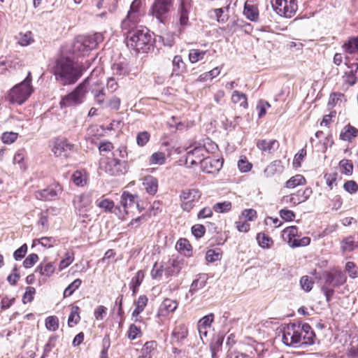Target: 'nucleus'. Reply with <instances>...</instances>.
<instances>
[{
	"instance_id": "nucleus-1",
	"label": "nucleus",
	"mask_w": 358,
	"mask_h": 358,
	"mask_svg": "<svg viewBox=\"0 0 358 358\" xmlns=\"http://www.w3.org/2000/svg\"><path fill=\"white\" fill-rule=\"evenodd\" d=\"M314 336L315 334L308 324L290 323L284 328L282 341L288 346L310 344L313 343Z\"/></svg>"
},
{
	"instance_id": "nucleus-2",
	"label": "nucleus",
	"mask_w": 358,
	"mask_h": 358,
	"mask_svg": "<svg viewBox=\"0 0 358 358\" xmlns=\"http://www.w3.org/2000/svg\"><path fill=\"white\" fill-rule=\"evenodd\" d=\"M83 70L69 58H61L54 67V76L62 85H73L81 77Z\"/></svg>"
},
{
	"instance_id": "nucleus-3",
	"label": "nucleus",
	"mask_w": 358,
	"mask_h": 358,
	"mask_svg": "<svg viewBox=\"0 0 358 358\" xmlns=\"http://www.w3.org/2000/svg\"><path fill=\"white\" fill-rule=\"evenodd\" d=\"M126 43L127 47L136 52H146L152 47L153 38L147 29H132L127 34Z\"/></svg>"
},
{
	"instance_id": "nucleus-4",
	"label": "nucleus",
	"mask_w": 358,
	"mask_h": 358,
	"mask_svg": "<svg viewBox=\"0 0 358 358\" xmlns=\"http://www.w3.org/2000/svg\"><path fill=\"white\" fill-rule=\"evenodd\" d=\"M31 82V73L29 72L27 78L22 83L16 85L10 90L6 99L13 104H22L33 92Z\"/></svg>"
},
{
	"instance_id": "nucleus-5",
	"label": "nucleus",
	"mask_w": 358,
	"mask_h": 358,
	"mask_svg": "<svg viewBox=\"0 0 358 358\" xmlns=\"http://www.w3.org/2000/svg\"><path fill=\"white\" fill-rule=\"evenodd\" d=\"M103 41V36L100 33L92 35L78 36L73 45V51L76 53L84 54L89 50L94 49Z\"/></svg>"
},
{
	"instance_id": "nucleus-6",
	"label": "nucleus",
	"mask_w": 358,
	"mask_h": 358,
	"mask_svg": "<svg viewBox=\"0 0 358 358\" xmlns=\"http://www.w3.org/2000/svg\"><path fill=\"white\" fill-rule=\"evenodd\" d=\"M185 164L188 166H195L206 158V154L208 152L205 143L201 142H193L187 148Z\"/></svg>"
},
{
	"instance_id": "nucleus-7",
	"label": "nucleus",
	"mask_w": 358,
	"mask_h": 358,
	"mask_svg": "<svg viewBox=\"0 0 358 358\" xmlns=\"http://www.w3.org/2000/svg\"><path fill=\"white\" fill-rule=\"evenodd\" d=\"M86 82H82L77 87L69 94L63 96L59 102L62 108L75 106L84 101L87 90L85 89Z\"/></svg>"
},
{
	"instance_id": "nucleus-8",
	"label": "nucleus",
	"mask_w": 358,
	"mask_h": 358,
	"mask_svg": "<svg viewBox=\"0 0 358 358\" xmlns=\"http://www.w3.org/2000/svg\"><path fill=\"white\" fill-rule=\"evenodd\" d=\"M201 192L196 188L185 189L180 194V206L184 211L189 212L199 201Z\"/></svg>"
},
{
	"instance_id": "nucleus-9",
	"label": "nucleus",
	"mask_w": 358,
	"mask_h": 358,
	"mask_svg": "<svg viewBox=\"0 0 358 358\" xmlns=\"http://www.w3.org/2000/svg\"><path fill=\"white\" fill-rule=\"evenodd\" d=\"M273 10L280 16L292 17L297 10L296 0H271Z\"/></svg>"
},
{
	"instance_id": "nucleus-10",
	"label": "nucleus",
	"mask_w": 358,
	"mask_h": 358,
	"mask_svg": "<svg viewBox=\"0 0 358 358\" xmlns=\"http://www.w3.org/2000/svg\"><path fill=\"white\" fill-rule=\"evenodd\" d=\"M173 0H155L150 11V14L160 22H163L173 6Z\"/></svg>"
},
{
	"instance_id": "nucleus-11",
	"label": "nucleus",
	"mask_w": 358,
	"mask_h": 358,
	"mask_svg": "<svg viewBox=\"0 0 358 358\" xmlns=\"http://www.w3.org/2000/svg\"><path fill=\"white\" fill-rule=\"evenodd\" d=\"M324 284L337 287L344 285L347 280L345 273L340 270H335L334 272L325 271L323 273Z\"/></svg>"
},
{
	"instance_id": "nucleus-12",
	"label": "nucleus",
	"mask_w": 358,
	"mask_h": 358,
	"mask_svg": "<svg viewBox=\"0 0 358 358\" xmlns=\"http://www.w3.org/2000/svg\"><path fill=\"white\" fill-rule=\"evenodd\" d=\"M73 203L79 215L83 217H87V213L90 210L92 203L90 195L88 194H82L75 196Z\"/></svg>"
},
{
	"instance_id": "nucleus-13",
	"label": "nucleus",
	"mask_w": 358,
	"mask_h": 358,
	"mask_svg": "<svg viewBox=\"0 0 358 358\" xmlns=\"http://www.w3.org/2000/svg\"><path fill=\"white\" fill-rule=\"evenodd\" d=\"M120 202L124 212L127 215L134 213L135 210L138 209L139 204L136 195L124 192L122 194Z\"/></svg>"
},
{
	"instance_id": "nucleus-14",
	"label": "nucleus",
	"mask_w": 358,
	"mask_h": 358,
	"mask_svg": "<svg viewBox=\"0 0 358 358\" xmlns=\"http://www.w3.org/2000/svg\"><path fill=\"white\" fill-rule=\"evenodd\" d=\"M74 149V145L66 139H57L52 149L56 157H67Z\"/></svg>"
},
{
	"instance_id": "nucleus-15",
	"label": "nucleus",
	"mask_w": 358,
	"mask_h": 358,
	"mask_svg": "<svg viewBox=\"0 0 358 358\" xmlns=\"http://www.w3.org/2000/svg\"><path fill=\"white\" fill-rule=\"evenodd\" d=\"M105 171L111 176H117L126 172V163L116 158L108 159Z\"/></svg>"
},
{
	"instance_id": "nucleus-16",
	"label": "nucleus",
	"mask_w": 358,
	"mask_h": 358,
	"mask_svg": "<svg viewBox=\"0 0 358 358\" xmlns=\"http://www.w3.org/2000/svg\"><path fill=\"white\" fill-rule=\"evenodd\" d=\"M223 161L220 159L206 157L201 164V170L208 173L219 171L222 167Z\"/></svg>"
},
{
	"instance_id": "nucleus-17",
	"label": "nucleus",
	"mask_w": 358,
	"mask_h": 358,
	"mask_svg": "<svg viewBox=\"0 0 358 358\" xmlns=\"http://www.w3.org/2000/svg\"><path fill=\"white\" fill-rule=\"evenodd\" d=\"M62 187L57 185L54 187H50L47 189L39 190L35 192V196L38 200H52L58 194L62 192Z\"/></svg>"
},
{
	"instance_id": "nucleus-18",
	"label": "nucleus",
	"mask_w": 358,
	"mask_h": 358,
	"mask_svg": "<svg viewBox=\"0 0 358 358\" xmlns=\"http://www.w3.org/2000/svg\"><path fill=\"white\" fill-rule=\"evenodd\" d=\"M143 189L150 195H155L158 190V180L152 176H146L142 179Z\"/></svg>"
},
{
	"instance_id": "nucleus-19",
	"label": "nucleus",
	"mask_w": 358,
	"mask_h": 358,
	"mask_svg": "<svg viewBox=\"0 0 358 358\" xmlns=\"http://www.w3.org/2000/svg\"><path fill=\"white\" fill-rule=\"evenodd\" d=\"M257 147L262 152L273 153L279 148V143L276 140L267 141L265 139L258 140L257 142Z\"/></svg>"
},
{
	"instance_id": "nucleus-20",
	"label": "nucleus",
	"mask_w": 358,
	"mask_h": 358,
	"mask_svg": "<svg viewBox=\"0 0 358 358\" xmlns=\"http://www.w3.org/2000/svg\"><path fill=\"white\" fill-rule=\"evenodd\" d=\"M179 6L180 24L181 26L187 25L188 22V14L191 9V0H180Z\"/></svg>"
},
{
	"instance_id": "nucleus-21",
	"label": "nucleus",
	"mask_w": 358,
	"mask_h": 358,
	"mask_svg": "<svg viewBox=\"0 0 358 358\" xmlns=\"http://www.w3.org/2000/svg\"><path fill=\"white\" fill-rule=\"evenodd\" d=\"M182 263L178 259H170L164 267L165 275L167 277L177 275L182 269Z\"/></svg>"
},
{
	"instance_id": "nucleus-22",
	"label": "nucleus",
	"mask_w": 358,
	"mask_h": 358,
	"mask_svg": "<svg viewBox=\"0 0 358 358\" xmlns=\"http://www.w3.org/2000/svg\"><path fill=\"white\" fill-rule=\"evenodd\" d=\"M284 167L280 160H275L264 169V174L267 178L273 177L275 174L281 173Z\"/></svg>"
},
{
	"instance_id": "nucleus-23",
	"label": "nucleus",
	"mask_w": 358,
	"mask_h": 358,
	"mask_svg": "<svg viewBox=\"0 0 358 358\" xmlns=\"http://www.w3.org/2000/svg\"><path fill=\"white\" fill-rule=\"evenodd\" d=\"M349 71L345 72V82L350 85L356 83L358 79V63L355 62L348 65Z\"/></svg>"
},
{
	"instance_id": "nucleus-24",
	"label": "nucleus",
	"mask_w": 358,
	"mask_h": 358,
	"mask_svg": "<svg viewBox=\"0 0 358 358\" xmlns=\"http://www.w3.org/2000/svg\"><path fill=\"white\" fill-rule=\"evenodd\" d=\"M178 303L175 300L165 299L160 306L159 314L165 316L169 313H172L176 310Z\"/></svg>"
},
{
	"instance_id": "nucleus-25",
	"label": "nucleus",
	"mask_w": 358,
	"mask_h": 358,
	"mask_svg": "<svg viewBox=\"0 0 358 358\" xmlns=\"http://www.w3.org/2000/svg\"><path fill=\"white\" fill-rule=\"evenodd\" d=\"M207 283V277L205 274H199L190 285L189 292L193 295L199 289L203 288Z\"/></svg>"
},
{
	"instance_id": "nucleus-26",
	"label": "nucleus",
	"mask_w": 358,
	"mask_h": 358,
	"mask_svg": "<svg viewBox=\"0 0 358 358\" xmlns=\"http://www.w3.org/2000/svg\"><path fill=\"white\" fill-rule=\"evenodd\" d=\"M173 70L171 75H181L185 72L186 66L181 56L176 55L172 61Z\"/></svg>"
},
{
	"instance_id": "nucleus-27",
	"label": "nucleus",
	"mask_w": 358,
	"mask_h": 358,
	"mask_svg": "<svg viewBox=\"0 0 358 358\" xmlns=\"http://www.w3.org/2000/svg\"><path fill=\"white\" fill-rule=\"evenodd\" d=\"M346 53H358V35L355 37L350 38L342 46Z\"/></svg>"
},
{
	"instance_id": "nucleus-28",
	"label": "nucleus",
	"mask_w": 358,
	"mask_h": 358,
	"mask_svg": "<svg viewBox=\"0 0 358 358\" xmlns=\"http://www.w3.org/2000/svg\"><path fill=\"white\" fill-rule=\"evenodd\" d=\"M96 204L101 208L104 209L106 211H109L111 213H114L117 214L116 210H119L120 212V207H115L114 202L108 199H97L96 201Z\"/></svg>"
},
{
	"instance_id": "nucleus-29",
	"label": "nucleus",
	"mask_w": 358,
	"mask_h": 358,
	"mask_svg": "<svg viewBox=\"0 0 358 358\" xmlns=\"http://www.w3.org/2000/svg\"><path fill=\"white\" fill-rule=\"evenodd\" d=\"M111 71L113 74L117 76H125L129 73L128 65L124 62L114 63L111 66Z\"/></svg>"
},
{
	"instance_id": "nucleus-30",
	"label": "nucleus",
	"mask_w": 358,
	"mask_h": 358,
	"mask_svg": "<svg viewBox=\"0 0 358 358\" xmlns=\"http://www.w3.org/2000/svg\"><path fill=\"white\" fill-rule=\"evenodd\" d=\"M140 18H137L135 21L133 20L129 14H127V17L122 20L121 24V27L122 30L127 31L126 34L127 35L128 32L132 29H138L136 28V24L139 22Z\"/></svg>"
},
{
	"instance_id": "nucleus-31",
	"label": "nucleus",
	"mask_w": 358,
	"mask_h": 358,
	"mask_svg": "<svg viewBox=\"0 0 358 358\" xmlns=\"http://www.w3.org/2000/svg\"><path fill=\"white\" fill-rule=\"evenodd\" d=\"M358 134V129L355 127L348 124L345 127L344 131L341 132V138L344 141H350L352 138L356 137Z\"/></svg>"
},
{
	"instance_id": "nucleus-32",
	"label": "nucleus",
	"mask_w": 358,
	"mask_h": 358,
	"mask_svg": "<svg viewBox=\"0 0 358 358\" xmlns=\"http://www.w3.org/2000/svg\"><path fill=\"white\" fill-rule=\"evenodd\" d=\"M243 13L245 17L251 21H256L258 19V9L257 7L252 5H250L245 3Z\"/></svg>"
},
{
	"instance_id": "nucleus-33",
	"label": "nucleus",
	"mask_w": 358,
	"mask_h": 358,
	"mask_svg": "<svg viewBox=\"0 0 358 358\" xmlns=\"http://www.w3.org/2000/svg\"><path fill=\"white\" fill-rule=\"evenodd\" d=\"M306 184L305 178L300 174H296L289 178L285 183V187L294 188L298 185H303Z\"/></svg>"
},
{
	"instance_id": "nucleus-34",
	"label": "nucleus",
	"mask_w": 358,
	"mask_h": 358,
	"mask_svg": "<svg viewBox=\"0 0 358 358\" xmlns=\"http://www.w3.org/2000/svg\"><path fill=\"white\" fill-rule=\"evenodd\" d=\"M297 236L298 229L295 226L287 227L282 231V236L285 240H287L289 245H291L292 242H293L294 239H296L295 237Z\"/></svg>"
},
{
	"instance_id": "nucleus-35",
	"label": "nucleus",
	"mask_w": 358,
	"mask_h": 358,
	"mask_svg": "<svg viewBox=\"0 0 358 358\" xmlns=\"http://www.w3.org/2000/svg\"><path fill=\"white\" fill-rule=\"evenodd\" d=\"M231 101L234 103H239L241 107L247 108L248 106L246 95L237 90L234 91L231 95Z\"/></svg>"
},
{
	"instance_id": "nucleus-36",
	"label": "nucleus",
	"mask_w": 358,
	"mask_h": 358,
	"mask_svg": "<svg viewBox=\"0 0 358 358\" xmlns=\"http://www.w3.org/2000/svg\"><path fill=\"white\" fill-rule=\"evenodd\" d=\"M257 240L259 245L262 248H269L273 243L272 238L264 233L257 234Z\"/></svg>"
},
{
	"instance_id": "nucleus-37",
	"label": "nucleus",
	"mask_w": 358,
	"mask_h": 358,
	"mask_svg": "<svg viewBox=\"0 0 358 358\" xmlns=\"http://www.w3.org/2000/svg\"><path fill=\"white\" fill-rule=\"evenodd\" d=\"M73 182L78 186H84L87 182V175L84 171H76L72 175Z\"/></svg>"
},
{
	"instance_id": "nucleus-38",
	"label": "nucleus",
	"mask_w": 358,
	"mask_h": 358,
	"mask_svg": "<svg viewBox=\"0 0 358 358\" xmlns=\"http://www.w3.org/2000/svg\"><path fill=\"white\" fill-rule=\"evenodd\" d=\"M142 2L141 0H134L130 6V9L127 14L134 20V21L137 18H140L139 10L141 7Z\"/></svg>"
},
{
	"instance_id": "nucleus-39",
	"label": "nucleus",
	"mask_w": 358,
	"mask_h": 358,
	"mask_svg": "<svg viewBox=\"0 0 358 358\" xmlns=\"http://www.w3.org/2000/svg\"><path fill=\"white\" fill-rule=\"evenodd\" d=\"M55 266L52 263H42L36 268V271L39 272L41 275L50 277L55 272Z\"/></svg>"
},
{
	"instance_id": "nucleus-40",
	"label": "nucleus",
	"mask_w": 358,
	"mask_h": 358,
	"mask_svg": "<svg viewBox=\"0 0 358 358\" xmlns=\"http://www.w3.org/2000/svg\"><path fill=\"white\" fill-rule=\"evenodd\" d=\"M187 336V329L185 324H179L177 326L172 333V336L174 337L177 341H182Z\"/></svg>"
},
{
	"instance_id": "nucleus-41",
	"label": "nucleus",
	"mask_w": 358,
	"mask_h": 358,
	"mask_svg": "<svg viewBox=\"0 0 358 358\" xmlns=\"http://www.w3.org/2000/svg\"><path fill=\"white\" fill-rule=\"evenodd\" d=\"M86 81L87 83L85 85V89L87 90L88 88H95V87L102 85V81L95 76L94 71L83 82Z\"/></svg>"
},
{
	"instance_id": "nucleus-42",
	"label": "nucleus",
	"mask_w": 358,
	"mask_h": 358,
	"mask_svg": "<svg viewBox=\"0 0 358 358\" xmlns=\"http://www.w3.org/2000/svg\"><path fill=\"white\" fill-rule=\"evenodd\" d=\"M283 201L286 203H290L294 206L304 202L301 199V190L297 191L296 193L291 194L289 196H285L283 198Z\"/></svg>"
},
{
	"instance_id": "nucleus-43",
	"label": "nucleus",
	"mask_w": 358,
	"mask_h": 358,
	"mask_svg": "<svg viewBox=\"0 0 358 358\" xmlns=\"http://www.w3.org/2000/svg\"><path fill=\"white\" fill-rule=\"evenodd\" d=\"M165 154L162 152H154L149 159L150 164L162 165L165 163Z\"/></svg>"
},
{
	"instance_id": "nucleus-44",
	"label": "nucleus",
	"mask_w": 358,
	"mask_h": 358,
	"mask_svg": "<svg viewBox=\"0 0 358 358\" xmlns=\"http://www.w3.org/2000/svg\"><path fill=\"white\" fill-rule=\"evenodd\" d=\"M339 166L341 169V173L350 176L352 173L353 165L350 160L343 159L340 161Z\"/></svg>"
},
{
	"instance_id": "nucleus-45",
	"label": "nucleus",
	"mask_w": 358,
	"mask_h": 358,
	"mask_svg": "<svg viewBox=\"0 0 358 358\" xmlns=\"http://www.w3.org/2000/svg\"><path fill=\"white\" fill-rule=\"evenodd\" d=\"M206 51H202L197 49H193L189 51V59L192 63H196L203 59Z\"/></svg>"
},
{
	"instance_id": "nucleus-46",
	"label": "nucleus",
	"mask_w": 358,
	"mask_h": 358,
	"mask_svg": "<svg viewBox=\"0 0 358 358\" xmlns=\"http://www.w3.org/2000/svg\"><path fill=\"white\" fill-rule=\"evenodd\" d=\"M355 244L352 237L349 236L343 239L341 242V250L343 252H351L355 248Z\"/></svg>"
},
{
	"instance_id": "nucleus-47",
	"label": "nucleus",
	"mask_w": 358,
	"mask_h": 358,
	"mask_svg": "<svg viewBox=\"0 0 358 358\" xmlns=\"http://www.w3.org/2000/svg\"><path fill=\"white\" fill-rule=\"evenodd\" d=\"M79 310L80 308L78 306H73L71 308V313L68 319V324L70 327L73 326L71 323H73L74 324L78 323L80 318L79 315Z\"/></svg>"
},
{
	"instance_id": "nucleus-48",
	"label": "nucleus",
	"mask_w": 358,
	"mask_h": 358,
	"mask_svg": "<svg viewBox=\"0 0 358 358\" xmlns=\"http://www.w3.org/2000/svg\"><path fill=\"white\" fill-rule=\"evenodd\" d=\"M34 42L33 36L31 31L24 34L20 33L18 43L22 46H27Z\"/></svg>"
},
{
	"instance_id": "nucleus-49",
	"label": "nucleus",
	"mask_w": 358,
	"mask_h": 358,
	"mask_svg": "<svg viewBox=\"0 0 358 358\" xmlns=\"http://www.w3.org/2000/svg\"><path fill=\"white\" fill-rule=\"evenodd\" d=\"M45 327L50 330L55 331L59 328V320L56 316H49L45 319Z\"/></svg>"
},
{
	"instance_id": "nucleus-50",
	"label": "nucleus",
	"mask_w": 358,
	"mask_h": 358,
	"mask_svg": "<svg viewBox=\"0 0 358 358\" xmlns=\"http://www.w3.org/2000/svg\"><path fill=\"white\" fill-rule=\"evenodd\" d=\"M82 281L80 279H76L72 282L64 290V296L68 297L73 294V293L80 286Z\"/></svg>"
},
{
	"instance_id": "nucleus-51",
	"label": "nucleus",
	"mask_w": 358,
	"mask_h": 358,
	"mask_svg": "<svg viewBox=\"0 0 358 358\" xmlns=\"http://www.w3.org/2000/svg\"><path fill=\"white\" fill-rule=\"evenodd\" d=\"M213 319L214 315L213 313L206 315L199 321L197 327H200L201 329L209 328L213 321Z\"/></svg>"
},
{
	"instance_id": "nucleus-52",
	"label": "nucleus",
	"mask_w": 358,
	"mask_h": 358,
	"mask_svg": "<svg viewBox=\"0 0 358 358\" xmlns=\"http://www.w3.org/2000/svg\"><path fill=\"white\" fill-rule=\"evenodd\" d=\"M48 209L45 211H43L40 213L38 224L41 227L43 230H47L48 229Z\"/></svg>"
},
{
	"instance_id": "nucleus-53",
	"label": "nucleus",
	"mask_w": 358,
	"mask_h": 358,
	"mask_svg": "<svg viewBox=\"0 0 358 358\" xmlns=\"http://www.w3.org/2000/svg\"><path fill=\"white\" fill-rule=\"evenodd\" d=\"M231 208V203L229 201L217 203L213 206V210L217 213H226Z\"/></svg>"
},
{
	"instance_id": "nucleus-54",
	"label": "nucleus",
	"mask_w": 358,
	"mask_h": 358,
	"mask_svg": "<svg viewBox=\"0 0 358 358\" xmlns=\"http://www.w3.org/2000/svg\"><path fill=\"white\" fill-rule=\"evenodd\" d=\"M36 294V289L33 287H27L26 291L22 296V302L24 303H30L34 299V296Z\"/></svg>"
},
{
	"instance_id": "nucleus-55",
	"label": "nucleus",
	"mask_w": 358,
	"mask_h": 358,
	"mask_svg": "<svg viewBox=\"0 0 358 358\" xmlns=\"http://www.w3.org/2000/svg\"><path fill=\"white\" fill-rule=\"evenodd\" d=\"M74 259V253L73 252H66L65 254V258L62 259L59 263V270H63L64 268L69 266Z\"/></svg>"
},
{
	"instance_id": "nucleus-56",
	"label": "nucleus",
	"mask_w": 358,
	"mask_h": 358,
	"mask_svg": "<svg viewBox=\"0 0 358 358\" xmlns=\"http://www.w3.org/2000/svg\"><path fill=\"white\" fill-rule=\"evenodd\" d=\"M229 4L230 3H229L224 8L213 9V11L214 12L215 15L217 17V20L218 22H225L227 20L228 17L226 15L223 16V13H224V10H229Z\"/></svg>"
},
{
	"instance_id": "nucleus-57",
	"label": "nucleus",
	"mask_w": 358,
	"mask_h": 358,
	"mask_svg": "<svg viewBox=\"0 0 358 358\" xmlns=\"http://www.w3.org/2000/svg\"><path fill=\"white\" fill-rule=\"evenodd\" d=\"M18 134L15 132H4L2 134L1 140L3 143L10 144L13 143L17 138Z\"/></svg>"
},
{
	"instance_id": "nucleus-58",
	"label": "nucleus",
	"mask_w": 358,
	"mask_h": 358,
	"mask_svg": "<svg viewBox=\"0 0 358 358\" xmlns=\"http://www.w3.org/2000/svg\"><path fill=\"white\" fill-rule=\"evenodd\" d=\"M344 189L350 194H355L358 191V185L354 180H348L343 185Z\"/></svg>"
},
{
	"instance_id": "nucleus-59",
	"label": "nucleus",
	"mask_w": 358,
	"mask_h": 358,
	"mask_svg": "<svg viewBox=\"0 0 358 358\" xmlns=\"http://www.w3.org/2000/svg\"><path fill=\"white\" fill-rule=\"evenodd\" d=\"M221 258V253L215 250H208L206 252V259L208 262H214Z\"/></svg>"
},
{
	"instance_id": "nucleus-60",
	"label": "nucleus",
	"mask_w": 358,
	"mask_h": 358,
	"mask_svg": "<svg viewBox=\"0 0 358 358\" xmlns=\"http://www.w3.org/2000/svg\"><path fill=\"white\" fill-rule=\"evenodd\" d=\"M38 242L41 245L46 248H51L56 242L55 238L52 237H42L39 239L34 240V243Z\"/></svg>"
},
{
	"instance_id": "nucleus-61",
	"label": "nucleus",
	"mask_w": 358,
	"mask_h": 358,
	"mask_svg": "<svg viewBox=\"0 0 358 358\" xmlns=\"http://www.w3.org/2000/svg\"><path fill=\"white\" fill-rule=\"evenodd\" d=\"M313 282L308 276H303L300 280L301 288L306 292H310L312 289Z\"/></svg>"
},
{
	"instance_id": "nucleus-62",
	"label": "nucleus",
	"mask_w": 358,
	"mask_h": 358,
	"mask_svg": "<svg viewBox=\"0 0 358 358\" xmlns=\"http://www.w3.org/2000/svg\"><path fill=\"white\" fill-rule=\"evenodd\" d=\"M141 334V331L139 327L135 324H131L127 333L128 337L131 340H134Z\"/></svg>"
},
{
	"instance_id": "nucleus-63",
	"label": "nucleus",
	"mask_w": 358,
	"mask_h": 358,
	"mask_svg": "<svg viewBox=\"0 0 358 358\" xmlns=\"http://www.w3.org/2000/svg\"><path fill=\"white\" fill-rule=\"evenodd\" d=\"M356 265L352 262H348L345 264V271L351 278L358 277V271L355 269Z\"/></svg>"
},
{
	"instance_id": "nucleus-64",
	"label": "nucleus",
	"mask_w": 358,
	"mask_h": 358,
	"mask_svg": "<svg viewBox=\"0 0 358 358\" xmlns=\"http://www.w3.org/2000/svg\"><path fill=\"white\" fill-rule=\"evenodd\" d=\"M150 139V134L147 131L140 132L136 137V143L139 146H144Z\"/></svg>"
}]
</instances>
